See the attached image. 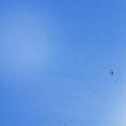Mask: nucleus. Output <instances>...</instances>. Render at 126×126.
Returning a JSON list of instances; mask_svg holds the SVG:
<instances>
[{
    "label": "nucleus",
    "instance_id": "1",
    "mask_svg": "<svg viewBox=\"0 0 126 126\" xmlns=\"http://www.w3.org/2000/svg\"><path fill=\"white\" fill-rule=\"evenodd\" d=\"M111 74H113V71H111ZM110 73H111V72Z\"/></svg>",
    "mask_w": 126,
    "mask_h": 126
}]
</instances>
